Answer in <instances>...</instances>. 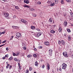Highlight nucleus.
Here are the masks:
<instances>
[{
    "mask_svg": "<svg viewBox=\"0 0 73 73\" xmlns=\"http://www.w3.org/2000/svg\"><path fill=\"white\" fill-rule=\"evenodd\" d=\"M62 68L63 69H65L66 68V66H67V64H65V63H63L62 65Z\"/></svg>",
    "mask_w": 73,
    "mask_h": 73,
    "instance_id": "nucleus-1",
    "label": "nucleus"
},
{
    "mask_svg": "<svg viewBox=\"0 0 73 73\" xmlns=\"http://www.w3.org/2000/svg\"><path fill=\"white\" fill-rule=\"evenodd\" d=\"M4 15L6 19H9V14L8 13H5L4 14Z\"/></svg>",
    "mask_w": 73,
    "mask_h": 73,
    "instance_id": "nucleus-2",
    "label": "nucleus"
},
{
    "mask_svg": "<svg viewBox=\"0 0 73 73\" xmlns=\"http://www.w3.org/2000/svg\"><path fill=\"white\" fill-rule=\"evenodd\" d=\"M21 33H18L16 35V36H15V38H19L20 37H21Z\"/></svg>",
    "mask_w": 73,
    "mask_h": 73,
    "instance_id": "nucleus-3",
    "label": "nucleus"
},
{
    "mask_svg": "<svg viewBox=\"0 0 73 73\" xmlns=\"http://www.w3.org/2000/svg\"><path fill=\"white\" fill-rule=\"evenodd\" d=\"M63 54L64 57H68V56H68V55L67 52H63Z\"/></svg>",
    "mask_w": 73,
    "mask_h": 73,
    "instance_id": "nucleus-4",
    "label": "nucleus"
},
{
    "mask_svg": "<svg viewBox=\"0 0 73 73\" xmlns=\"http://www.w3.org/2000/svg\"><path fill=\"white\" fill-rule=\"evenodd\" d=\"M49 54L50 55H52V49H49Z\"/></svg>",
    "mask_w": 73,
    "mask_h": 73,
    "instance_id": "nucleus-5",
    "label": "nucleus"
},
{
    "mask_svg": "<svg viewBox=\"0 0 73 73\" xmlns=\"http://www.w3.org/2000/svg\"><path fill=\"white\" fill-rule=\"evenodd\" d=\"M24 3L26 4H29V1L28 0H24Z\"/></svg>",
    "mask_w": 73,
    "mask_h": 73,
    "instance_id": "nucleus-6",
    "label": "nucleus"
},
{
    "mask_svg": "<svg viewBox=\"0 0 73 73\" xmlns=\"http://www.w3.org/2000/svg\"><path fill=\"white\" fill-rule=\"evenodd\" d=\"M50 32L51 33L54 34V33H56V31L53 30H51L50 31Z\"/></svg>",
    "mask_w": 73,
    "mask_h": 73,
    "instance_id": "nucleus-7",
    "label": "nucleus"
},
{
    "mask_svg": "<svg viewBox=\"0 0 73 73\" xmlns=\"http://www.w3.org/2000/svg\"><path fill=\"white\" fill-rule=\"evenodd\" d=\"M44 44L45 45H46L47 46H48V45L49 44V43L48 42H44Z\"/></svg>",
    "mask_w": 73,
    "mask_h": 73,
    "instance_id": "nucleus-8",
    "label": "nucleus"
},
{
    "mask_svg": "<svg viewBox=\"0 0 73 73\" xmlns=\"http://www.w3.org/2000/svg\"><path fill=\"white\" fill-rule=\"evenodd\" d=\"M47 69L48 70H49L50 69V65L49 64H47Z\"/></svg>",
    "mask_w": 73,
    "mask_h": 73,
    "instance_id": "nucleus-9",
    "label": "nucleus"
},
{
    "mask_svg": "<svg viewBox=\"0 0 73 73\" xmlns=\"http://www.w3.org/2000/svg\"><path fill=\"white\" fill-rule=\"evenodd\" d=\"M61 44L62 45H65V43L64 40L61 41Z\"/></svg>",
    "mask_w": 73,
    "mask_h": 73,
    "instance_id": "nucleus-10",
    "label": "nucleus"
},
{
    "mask_svg": "<svg viewBox=\"0 0 73 73\" xmlns=\"http://www.w3.org/2000/svg\"><path fill=\"white\" fill-rule=\"evenodd\" d=\"M40 35H41V33L40 32L37 34V36L38 37Z\"/></svg>",
    "mask_w": 73,
    "mask_h": 73,
    "instance_id": "nucleus-11",
    "label": "nucleus"
},
{
    "mask_svg": "<svg viewBox=\"0 0 73 73\" xmlns=\"http://www.w3.org/2000/svg\"><path fill=\"white\" fill-rule=\"evenodd\" d=\"M35 65L36 66H37L38 65V64L37 62V61H36L35 62Z\"/></svg>",
    "mask_w": 73,
    "mask_h": 73,
    "instance_id": "nucleus-12",
    "label": "nucleus"
},
{
    "mask_svg": "<svg viewBox=\"0 0 73 73\" xmlns=\"http://www.w3.org/2000/svg\"><path fill=\"white\" fill-rule=\"evenodd\" d=\"M68 24V23L66 21H65L64 22V26H66Z\"/></svg>",
    "mask_w": 73,
    "mask_h": 73,
    "instance_id": "nucleus-13",
    "label": "nucleus"
},
{
    "mask_svg": "<svg viewBox=\"0 0 73 73\" xmlns=\"http://www.w3.org/2000/svg\"><path fill=\"white\" fill-rule=\"evenodd\" d=\"M55 4H54V2L53 3H51L50 4V6L51 7H52V6H54V5Z\"/></svg>",
    "mask_w": 73,
    "mask_h": 73,
    "instance_id": "nucleus-14",
    "label": "nucleus"
},
{
    "mask_svg": "<svg viewBox=\"0 0 73 73\" xmlns=\"http://www.w3.org/2000/svg\"><path fill=\"white\" fill-rule=\"evenodd\" d=\"M31 28L32 29H33V30H35V27L33 26H31Z\"/></svg>",
    "mask_w": 73,
    "mask_h": 73,
    "instance_id": "nucleus-15",
    "label": "nucleus"
},
{
    "mask_svg": "<svg viewBox=\"0 0 73 73\" xmlns=\"http://www.w3.org/2000/svg\"><path fill=\"white\" fill-rule=\"evenodd\" d=\"M52 18H50V19H49V20L48 21L49 22H50V23H52Z\"/></svg>",
    "mask_w": 73,
    "mask_h": 73,
    "instance_id": "nucleus-16",
    "label": "nucleus"
},
{
    "mask_svg": "<svg viewBox=\"0 0 73 73\" xmlns=\"http://www.w3.org/2000/svg\"><path fill=\"white\" fill-rule=\"evenodd\" d=\"M58 31L59 32H61V31H62V29H61V28L59 27Z\"/></svg>",
    "mask_w": 73,
    "mask_h": 73,
    "instance_id": "nucleus-17",
    "label": "nucleus"
},
{
    "mask_svg": "<svg viewBox=\"0 0 73 73\" xmlns=\"http://www.w3.org/2000/svg\"><path fill=\"white\" fill-rule=\"evenodd\" d=\"M33 56L34 57H35V58H36V57H37V55H36V54H34L33 55Z\"/></svg>",
    "mask_w": 73,
    "mask_h": 73,
    "instance_id": "nucleus-18",
    "label": "nucleus"
},
{
    "mask_svg": "<svg viewBox=\"0 0 73 73\" xmlns=\"http://www.w3.org/2000/svg\"><path fill=\"white\" fill-rule=\"evenodd\" d=\"M15 7L16 9H19L20 8H19V7L17 6H15Z\"/></svg>",
    "mask_w": 73,
    "mask_h": 73,
    "instance_id": "nucleus-19",
    "label": "nucleus"
},
{
    "mask_svg": "<svg viewBox=\"0 0 73 73\" xmlns=\"http://www.w3.org/2000/svg\"><path fill=\"white\" fill-rule=\"evenodd\" d=\"M27 57L28 58L32 57V55H28L27 56Z\"/></svg>",
    "mask_w": 73,
    "mask_h": 73,
    "instance_id": "nucleus-20",
    "label": "nucleus"
},
{
    "mask_svg": "<svg viewBox=\"0 0 73 73\" xmlns=\"http://www.w3.org/2000/svg\"><path fill=\"white\" fill-rule=\"evenodd\" d=\"M68 38L69 41H70V40H71V37H70V36H69L68 37Z\"/></svg>",
    "mask_w": 73,
    "mask_h": 73,
    "instance_id": "nucleus-21",
    "label": "nucleus"
},
{
    "mask_svg": "<svg viewBox=\"0 0 73 73\" xmlns=\"http://www.w3.org/2000/svg\"><path fill=\"white\" fill-rule=\"evenodd\" d=\"M12 28L15 29V28H18V27H17V26H12Z\"/></svg>",
    "mask_w": 73,
    "mask_h": 73,
    "instance_id": "nucleus-22",
    "label": "nucleus"
},
{
    "mask_svg": "<svg viewBox=\"0 0 73 73\" xmlns=\"http://www.w3.org/2000/svg\"><path fill=\"white\" fill-rule=\"evenodd\" d=\"M20 54V52H16V54L17 55V56H19Z\"/></svg>",
    "mask_w": 73,
    "mask_h": 73,
    "instance_id": "nucleus-23",
    "label": "nucleus"
},
{
    "mask_svg": "<svg viewBox=\"0 0 73 73\" xmlns=\"http://www.w3.org/2000/svg\"><path fill=\"white\" fill-rule=\"evenodd\" d=\"M33 17H36V16H37V15L35 13H33Z\"/></svg>",
    "mask_w": 73,
    "mask_h": 73,
    "instance_id": "nucleus-24",
    "label": "nucleus"
},
{
    "mask_svg": "<svg viewBox=\"0 0 73 73\" xmlns=\"http://www.w3.org/2000/svg\"><path fill=\"white\" fill-rule=\"evenodd\" d=\"M24 7H25V8H29V6H28V5H24Z\"/></svg>",
    "mask_w": 73,
    "mask_h": 73,
    "instance_id": "nucleus-25",
    "label": "nucleus"
},
{
    "mask_svg": "<svg viewBox=\"0 0 73 73\" xmlns=\"http://www.w3.org/2000/svg\"><path fill=\"white\" fill-rule=\"evenodd\" d=\"M51 3V1H49L47 2V3L48 4H50Z\"/></svg>",
    "mask_w": 73,
    "mask_h": 73,
    "instance_id": "nucleus-26",
    "label": "nucleus"
},
{
    "mask_svg": "<svg viewBox=\"0 0 73 73\" xmlns=\"http://www.w3.org/2000/svg\"><path fill=\"white\" fill-rule=\"evenodd\" d=\"M13 56H17L16 54H15V53H13Z\"/></svg>",
    "mask_w": 73,
    "mask_h": 73,
    "instance_id": "nucleus-27",
    "label": "nucleus"
},
{
    "mask_svg": "<svg viewBox=\"0 0 73 73\" xmlns=\"http://www.w3.org/2000/svg\"><path fill=\"white\" fill-rule=\"evenodd\" d=\"M67 31L68 32H70L71 31H70V29H67Z\"/></svg>",
    "mask_w": 73,
    "mask_h": 73,
    "instance_id": "nucleus-28",
    "label": "nucleus"
},
{
    "mask_svg": "<svg viewBox=\"0 0 73 73\" xmlns=\"http://www.w3.org/2000/svg\"><path fill=\"white\" fill-rule=\"evenodd\" d=\"M55 2L56 4H58V0H55Z\"/></svg>",
    "mask_w": 73,
    "mask_h": 73,
    "instance_id": "nucleus-29",
    "label": "nucleus"
},
{
    "mask_svg": "<svg viewBox=\"0 0 73 73\" xmlns=\"http://www.w3.org/2000/svg\"><path fill=\"white\" fill-rule=\"evenodd\" d=\"M13 36H11V37H10V40H12V39H13Z\"/></svg>",
    "mask_w": 73,
    "mask_h": 73,
    "instance_id": "nucleus-30",
    "label": "nucleus"
},
{
    "mask_svg": "<svg viewBox=\"0 0 73 73\" xmlns=\"http://www.w3.org/2000/svg\"><path fill=\"white\" fill-rule=\"evenodd\" d=\"M22 23H27V21L24 19Z\"/></svg>",
    "mask_w": 73,
    "mask_h": 73,
    "instance_id": "nucleus-31",
    "label": "nucleus"
},
{
    "mask_svg": "<svg viewBox=\"0 0 73 73\" xmlns=\"http://www.w3.org/2000/svg\"><path fill=\"white\" fill-rule=\"evenodd\" d=\"M26 73H29V70L28 69H27L26 71Z\"/></svg>",
    "mask_w": 73,
    "mask_h": 73,
    "instance_id": "nucleus-32",
    "label": "nucleus"
},
{
    "mask_svg": "<svg viewBox=\"0 0 73 73\" xmlns=\"http://www.w3.org/2000/svg\"><path fill=\"white\" fill-rule=\"evenodd\" d=\"M70 15L71 16V17H73V13H70Z\"/></svg>",
    "mask_w": 73,
    "mask_h": 73,
    "instance_id": "nucleus-33",
    "label": "nucleus"
},
{
    "mask_svg": "<svg viewBox=\"0 0 73 73\" xmlns=\"http://www.w3.org/2000/svg\"><path fill=\"white\" fill-rule=\"evenodd\" d=\"M41 4V2L40 1H38L37 3V4L40 5V4Z\"/></svg>",
    "mask_w": 73,
    "mask_h": 73,
    "instance_id": "nucleus-34",
    "label": "nucleus"
},
{
    "mask_svg": "<svg viewBox=\"0 0 73 73\" xmlns=\"http://www.w3.org/2000/svg\"><path fill=\"white\" fill-rule=\"evenodd\" d=\"M29 69L30 71H31L32 70V68L30 67L29 68Z\"/></svg>",
    "mask_w": 73,
    "mask_h": 73,
    "instance_id": "nucleus-35",
    "label": "nucleus"
},
{
    "mask_svg": "<svg viewBox=\"0 0 73 73\" xmlns=\"http://www.w3.org/2000/svg\"><path fill=\"white\" fill-rule=\"evenodd\" d=\"M31 10L32 11H35V10L33 8L31 9Z\"/></svg>",
    "mask_w": 73,
    "mask_h": 73,
    "instance_id": "nucleus-36",
    "label": "nucleus"
},
{
    "mask_svg": "<svg viewBox=\"0 0 73 73\" xmlns=\"http://www.w3.org/2000/svg\"><path fill=\"white\" fill-rule=\"evenodd\" d=\"M23 48L24 50H26V49H27V48H26V47H25V46L23 47Z\"/></svg>",
    "mask_w": 73,
    "mask_h": 73,
    "instance_id": "nucleus-37",
    "label": "nucleus"
},
{
    "mask_svg": "<svg viewBox=\"0 0 73 73\" xmlns=\"http://www.w3.org/2000/svg\"><path fill=\"white\" fill-rule=\"evenodd\" d=\"M2 58L3 59V60H5V59L7 58L5 56V57H3Z\"/></svg>",
    "mask_w": 73,
    "mask_h": 73,
    "instance_id": "nucleus-38",
    "label": "nucleus"
},
{
    "mask_svg": "<svg viewBox=\"0 0 73 73\" xmlns=\"http://www.w3.org/2000/svg\"><path fill=\"white\" fill-rule=\"evenodd\" d=\"M13 59V58H12V57H11L9 58V60H12Z\"/></svg>",
    "mask_w": 73,
    "mask_h": 73,
    "instance_id": "nucleus-39",
    "label": "nucleus"
},
{
    "mask_svg": "<svg viewBox=\"0 0 73 73\" xmlns=\"http://www.w3.org/2000/svg\"><path fill=\"white\" fill-rule=\"evenodd\" d=\"M38 48H39V49H42V46H40L38 47Z\"/></svg>",
    "mask_w": 73,
    "mask_h": 73,
    "instance_id": "nucleus-40",
    "label": "nucleus"
},
{
    "mask_svg": "<svg viewBox=\"0 0 73 73\" xmlns=\"http://www.w3.org/2000/svg\"><path fill=\"white\" fill-rule=\"evenodd\" d=\"M3 44L2 45H1L0 46V47H1L2 46H4V45H5V44Z\"/></svg>",
    "mask_w": 73,
    "mask_h": 73,
    "instance_id": "nucleus-41",
    "label": "nucleus"
},
{
    "mask_svg": "<svg viewBox=\"0 0 73 73\" xmlns=\"http://www.w3.org/2000/svg\"><path fill=\"white\" fill-rule=\"evenodd\" d=\"M61 41L59 40V41H58V43L59 45H60V44H61Z\"/></svg>",
    "mask_w": 73,
    "mask_h": 73,
    "instance_id": "nucleus-42",
    "label": "nucleus"
},
{
    "mask_svg": "<svg viewBox=\"0 0 73 73\" xmlns=\"http://www.w3.org/2000/svg\"><path fill=\"white\" fill-rule=\"evenodd\" d=\"M19 68L20 70L21 69V67L20 66V65H19Z\"/></svg>",
    "mask_w": 73,
    "mask_h": 73,
    "instance_id": "nucleus-43",
    "label": "nucleus"
},
{
    "mask_svg": "<svg viewBox=\"0 0 73 73\" xmlns=\"http://www.w3.org/2000/svg\"><path fill=\"white\" fill-rule=\"evenodd\" d=\"M7 42V40H5L2 42V43H5V42Z\"/></svg>",
    "mask_w": 73,
    "mask_h": 73,
    "instance_id": "nucleus-44",
    "label": "nucleus"
},
{
    "mask_svg": "<svg viewBox=\"0 0 73 73\" xmlns=\"http://www.w3.org/2000/svg\"><path fill=\"white\" fill-rule=\"evenodd\" d=\"M44 67H45V65H44V64H43V66H42V68H44Z\"/></svg>",
    "mask_w": 73,
    "mask_h": 73,
    "instance_id": "nucleus-45",
    "label": "nucleus"
},
{
    "mask_svg": "<svg viewBox=\"0 0 73 73\" xmlns=\"http://www.w3.org/2000/svg\"><path fill=\"white\" fill-rule=\"evenodd\" d=\"M14 60L16 61H17V58H15Z\"/></svg>",
    "mask_w": 73,
    "mask_h": 73,
    "instance_id": "nucleus-46",
    "label": "nucleus"
},
{
    "mask_svg": "<svg viewBox=\"0 0 73 73\" xmlns=\"http://www.w3.org/2000/svg\"><path fill=\"white\" fill-rule=\"evenodd\" d=\"M36 30H37V31H40V29H37V28L36 29Z\"/></svg>",
    "mask_w": 73,
    "mask_h": 73,
    "instance_id": "nucleus-47",
    "label": "nucleus"
},
{
    "mask_svg": "<svg viewBox=\"0 0 73 73\" xmlns=\"http://www.w3.org/2000/svg\"><path fill=\"white\" fill-rule=\"evenodd\" d=\"M64 36H66V33H64Z\"/></svg>",
    "mask_w": 73,
    "mask_h": 73,
    "instance_id": "nucleus-48",
    "label": "nucleus"
},
{
    "mask_svg": "<svg viewBox=\"0 0 73 73\" xmlns=\"http://www.w3.org/2000/svg\"><path fill=\"white\" fill-rule=\"evenodd\" d=\"M61 3H62V4H64V2H63V1L62 0L61 1Z\"/></svg>",
    "mask_w": 73,
    "mask_h": 73,
    "instance_id": "nucleus-49",
    "label": "nucleus"
},
{
    "mask_svg": "<svg viewBox=\"0 0 73 73\" xmlns=\"http://www.w3.org/2000/svg\"><path fill=\"white\" fill-rule=\"evenodd\" d=\"M5 57H8V54H7V55H6L5 56Z\"/></svg>",
    "mask_w": 73,
    "mask_h": 73,
    "instance_id": "nucleus-50",
    "label": "nucleus"
},
{
    "mask_svg": "<svg viewBox=\"0 0 73 73\" xmlns=\"http://www.w3.org/2000/svg\"><path fill=\"white\" fill-rule=\"evenodd\" d=\"M24 19H22L21 20V21L23 23V21H24Z\"/></svg>",
    "mask_w": 73,
    "mask_h": 73,
    "instance_id": "nucleus-51",
    "label": "nucleus"
},
{
    "mask_svg": "<svg viewBox=\"0 0 73 73\" xmlns=\"http://www.w3.org/2000/svg\"><path fill=\"white\" fill-rule=\"evenodd\" d=\"M50 37H52V36H53V35H52V34H50Z\"/></svg>",
    "mask_w": 73,
    "mask_h": 73,
    "instance_id": "nucleus-52",
    "label": "nucleus"
},
{
    "mask_svg": "<svg viewBox=\"0 0 73 73\" xmlns=\"http://www.w3.org/2000/svg\"><path fill=\"white\" fill-rule=\"evenodd\" d=\"M5 33V31H4V32H3L2 33V34H4V33Z\"/></svg>",
    "mask_w": 73,
    "mask_h": 73,
    "instance_id": "nucleus-53",
    "label": "nucleus"
},
{
    "mask_svg": "<svg viewBox=\"0 0 73 73\" xmlns=\"http://www.w3.org/2000/svg\"><path fill=\"white\" fill-rule=\"evenodd\" d=\"M12 65H11L10 66L9 69H11V68H12Z\"/></svg>",
    "mask_w": 73,
    "mask_h": 73,
    "instance_id": "nucleus-54",
    "label": "nucleus"
},
{
    "mask_svg": "<svg viewBox=\"0 0 73 73\" xmlns=\"http://www.w3.org/2000/svg\"><path fill=\"white\" fill-rule=\"evenodd\" d=\"M59 70L61 72V70H62V69L61 68H60Z\"/></svg>",
    "mask_w": 73,
    "mask_h": 73,
    "instance_id": "nucleus-55",
    "label": "nucleus"
},
{
    "mask_svg": "<svg viewBox=\"0 0 73 73\" xmlns=\"http://www.w3.org/2000/svg\"><path fill=\"white\" fill-rule=\"evenodd\" d=\"M6 50H7V51H8V50H9V49H8V48H6Z\"/></svg>",
    "mask_w": 73,
    "mask_h": 73,
    "instance_id": "nucleus-56",
    "label": "nucleus"
},
{
    "mask_svg": "<svg viewBox=\"0 0 73 73\" xmlns=\"http://www.w3.org/2000/svg\"><path fill=\"white\" fill-rule=\"evenodd\" d=\"M34 49V50H35V51H37V49H36V48H35Z\"/></svg>",
    "mask_w": 73,
    "mask_h": 73,
    "instance_id": "nucleus-57",
    "label": "nucleus"
},
{
    "mask_svg": "<svg viewBox=\"0 0 73 73\" xmlns=\"http://www.w3.org/2000/svg\"><path fill=\"white\" fill-rule=\"evenodd\" d=\"M66 15V13H64V16H65Z\"/></svg>",
    "mask_w": 73,
    "mask_h": 73,
    "instance_id": "nucleus-58",
    "label": "nucleus"
},
{
    "mask_svg": "<svg viewBox=\"0 0 73 73\" xmlns=\"http://www.w3.org/2000/svg\"><path fill=\"white\" fill-rule=\"evenodd\" d=\"M9 65H9V64H7V66H9Z\"/></svg>",
    "mask_w": 73,
    "mask_h": 73,
    "instance_id": "nucleus-59",
    "label": "nucleus"
},
{
    "mask_svg": "<svg viewBox=\"0 0 73 73\" xmlns=\"http://www.w3.org/2000/svg\"><path fill=\"white\" fill-rule=\"evenodd\" d=\"M6 68L7 69H8V66H6Z\"/></svg>",
    "mask_w": 73,
    "mask_h": 73,
    "instance_id": "nucleus-60",
    "label": "nucleus"
},
{
    "mask_svg": "<svg viewBox=\"0 0 73 73\" xmlns=\"http://www.w3.org/2000/svg\"><path fill=\"white\" fill-rule=\"evenodd\" d=\"M18 64L19 66V65H20V63H18Z\"/></svg>",
    "mask_w": 73,
    "mask_h": 73,
    "instance_id": "nucleus-61",
    "label": "nucleus"
},
{
    "mask_svg": "<svg viewBox=\"0 0 73 73\" xmlns=\"http://www.w3.org/2000/svg\"><path fill=\"white\" fill-rule=\"evenodd\" d=\"M66 1H67V2H69V0H66Z\"/></svg>",
    "mask_w": 73,
    "mask_h": 73,
    "instance_id": "nucleus-62",
    "label": "nucleus"
},
{
    "mask_svg": "<svg viewBox=\"0 0 73 73\" xmlns=\"http://www.w3.org/2000/svg\"><path fill=\"white\" fill-rule=\"evenodd\" d=\"M1 40H0V44H1Z\"/></svg>",
    "mask_w": 73,
    "mask_h": 73,
    "instance_id": "nucleus-63",
    "label": "nucleus"
},
{
    "mask_svg": "<svg viewBox=\"0 0 73 73\" xmlns=\"http://www.w3.org/2000/svg\"><path fill=\"white\" fill-rule=\"evenodd\" d=\"M71 25L72 26H73V24H71Z\"/></svg>",
    "mask_w": 73,
    "mask_h": 73,
    "instance_id": "nucleus-64",
    "label": "nucleus"
}]
</instances>
